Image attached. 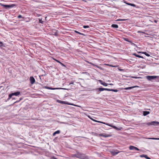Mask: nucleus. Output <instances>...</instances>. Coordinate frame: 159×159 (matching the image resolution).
Returning <instances> with one entry per match:
<instances>
[{
	"instance_id": "obj_17",
	"label": "nucleus",
	"mask_w": 159,
	"mask_h": 159,
	"mask_svg": "<svg viewBox=\"0 0 159 159\" xmlns=\"http://www.w3.org/2000/svg\"><path fill=\"white\" fill-rule=\"evenodd\" d=\"M46 87L48 89H52V90H54V89H61L60 88H50L48 87Z\"/></svg>"
},
{
	"instance_id": "obj_34",
	"label": "nucleus",
	"mask_w": 159,
	"mask_h": 159,
	"mask_svg": "<svg viewBox=\"0 0 159 159\" xmlns=\"http://www.w3.org/2000/svg\"><path fill=\"white\" fill-rule=\"evenodd\" d=\"M18 17L19 18H21V17H22V16L21 15H19L18 16Z\"/></svg>"
},
{
	"instance_id": "obj_16",
	"label": "nucleus",
	"mask_w": 159,
	"mask_h": 159,
	"mask_svg": "<svg viewBox=\"0 0 159 159\" xmlns=\"http://www.w3.org/2000/svg\"><path fill=\"white\" fill-rule=\"evenodd\" d=\"M133 55H134V56H135L136 57H139V58H144L142 56H140V55H138L136 53H133Z\"/></svg>"
},
{
	"instance_id": "obj_11",
	"label": "nucleus",
	"mask_w": 159,
	"mask_h": 159,
	"mask_svg": "<svg viewBox=\"0 0 159 159\" xmlns=\"http://www.w3.org/2000/svg\"><path fill=\"white\" fill-rule=\"evenodd\" d=\"M98 90L100 91H102L104 90H106L109 91V89H106V88H99L98 89Z\"/></svg>"
},
{
	"instance_id": "obj_12",
	"label": "nucleus",
	"mask_w": 159,
	"mask_h": 159,
	"mask_svg": "<svg viewBox=\"0 0 159 159\" xmlns=\"http://www.w3.org/2000/svg\"><path fill=\"white\" fill-rule=\"evenodd\" d=\"M98 81L100 82V84H101L105 86H107V84H106V83L104 82H102V81L101 80H98Z\"/></svg>"
},
{
	"instance_id": "obj_2",
	"label": "nucleus",
	"mask_w": 159,
	"mask_h": 159,
	"mask_svg": "<svg viewBox=\"0 0 159 159\" xmlns=\"http://www.w3.org/2000/svg\"><path fill=\"white\" fill-rule=\"evenodd\" d=\"M0 4L2 6L5 7L6 8H11L13 7L15 5L14 4H12L11 5H4L2 3H0Z\"/></svg>"
},
{
	"instance_id": "obj_8",
	"label": "nucleus",
	"mask_w": 159,
	"mask_h": 159,
	"mask_svg": "<svg viewBox=\"0 0 159 159\" xmlns=\"http://www.w3.org/2000/svg\"><path fill=\"white\" fill-rule=\"evenodd\" d=\"M57 102L59 103H60L62 104H66L69 105H72V104L69 103L68 102L61 101L60 100H57Z\"/></svg>"
},
{
	"instance_id": "obj_38",
	"label": "nucleus",
	"mask_w": 159,
	"mask_h": 159,
	"mask_svg": "<svg viewBox=\"0 0 159 159\" xmlns=\"http://www.w3.org/2000/svg\"><path fill=\"white\" fill-rule=\"evenodd\" d=\"M89 117L90 119H91L92 120H94L93 119H92V118H90Z\"/></svg>"
},
{
	"instance_id": "obj_21",
	"label": "nucleus",
	"mask_w": 159,
	"mask_h": 159,
	"mask_svg": "<svg viewBox=\"0 0 159 159\" xmlns=\"http://www.w3.org/2000/svg\"><path fill=\"white\" fill-rule=\"evenodd\" d=\"M147 139H149L159 140V138H147Z\"/></svg>"
},
{
	"instance_id": "obj_32",
	"label": "nucleus",
	"mask_w": 159,
	"mask_h": 159,
	"mask_svg": "<svg viewBox=\"0 0 159 159\" xmlns=\"http://www.w3.org/2000/svg\"><path fill=\"white\" fill-rule=\"evenodd\" d=\"M57 62H59V63H60L61 64H62V63H61V62H60V61H59L57 60H56V59H54Z\"/></svg>"
},
{
	"instance_id": "obj_24",
	"label": "nucleus",
	"mask_w": 159,
	"mask_h": 159,
	"mask_svg": "<svg viewBox=\"0 0 159 159\" xmlns=\"http://www.w3.org/2000/svg\"><path fill=\"white\" fill-rule=\"evenodd\" d=\"M127 19H119L117 20V21H125L127 20Z\"/></svg>"
},
{
	"instance_id": "obj_23",
	"label": "nucleus",
	"mask_w": 159,
	"mask_h": 159,
	"mask_svg": "<svg viewBox=\"0 0 159 159\" xmlns=\"http://www.w3.org/2000/svg\"><path fill=\"white\" fill-rule=\"evenodd\" d=\"M75 32L76 33H78V34H80V35H84L83 34V33H81L78 31H76V30H75Z\"/></svg>"
},
{
	"instance_id": "obj_9",
	"label": "nucleus",
	"mask_w": 159,
	"mask_h": 159,
	"mask_svg": "<svg viewBox=\"0 0 159 159\" xmlns=\"http://www.w3.org/2000/svg\"><path fill=\"white\" fill-rule=\"evenodd\" d=\"M129 149L131 150H135L138 151L139 150V149L137 147L133 146H130L129 147Z\"/></svg>"
},
{
	"instance_id": "obj_33",
	"label": "nucleus",
	"mask_w": 159,
	"mask_h": 159,
	"mask_svg": "<svg viewBox=\"0 0 159 159\" xmlns=\"http://www.w3.org/2000/svg\"><path fill=\"white\" fill-rule=\"evenodd\" d=\"M3 45V43L1 42H0V47L2 46Z\"/></svg>"
},
{
	"instance_id": "obj_3",
	"label": "nucleus",
	"mask_w": 159,
	"mask_h": 159,
	"mask_svg": "<svg viewBox=\"0 0 159 159\" xmlns=\"http://www.w3.org/2000/svg\"><path fill=\"white\" fill-rule=\"evenodd\" d=\"M93 120V121L101 123H102L104 124H106L107 125H108L109 126L112 127L113 128H115V129H116L117 128H116V126H113V125H110V124H106V123H104V122H101V121H98V120H94H94Z\"/></svg>"
},
{
	"instance_id": "obj_25",
	"label": "nucleus",
	"mask_w": 159,
	"mask_h": 159,
	"mask_svg": "<svg viewBox=\"0 0 159 159\" xmlns=\"http://www.w3.org/2000/svg\"><path fill=\"white\" fill-rule=\"evenodd\" d=\"M126 3L129 5H130L131 6H133V7H135V5L134 4L132 3Z\"/></svg>"
},
{
	"instance_id": "obj_4",
	"label": "nucleus",
	"mask_w": 159,
	"mask_h": 159,
	"mask_svg": "<svg viewBox=\"0 0 159 159\" xmlns=\"http://www.w3.org/2000/svg\"><path fill=\"white\" fill-rule=\"evenodd\" d=\"M157 76H147L146 78L149 80H152L156 78Z\"/></svg>"
},
{
	"instance_id": "obj_14",
	"label": "nucleus",
	"mask_w": 159,
	"mask_h": 159,
	"mask_svg": "<svg viewBox=\"0 0 159 159\" xmlns=\"http://www.w3.org/2000/svg\"><path fill=\"white\" fill-rule=\"evenodd\" d=\"M110 152L111 154L114 156L117 154L119 153V152H116L114 151H111Z\"/></svg>"
},
{
	"instance_id": "obj_20",
	"label": "nucleus",
	"mask_w": 159,
	"mask_h": 159,
	"mask_svg": "<svg viewBox=\"0 0 159 159\" xmlns=\"http://www.w3.org/2000/svg\"><path fill=\"white\" fill-rule=\"evenodd\" d=\"M60 133V131L59 130H57L54 132L53 134V135L54 136L56 134H59Z\"/></svg>"
},
{
	"instance_id": "obj_19",
	"label": "nucleus",
	"mask_w": 159,
	"mask_h": 159,
	"mask_svg": "<svg viewBox=\"0 0 159 159\" xmlns=\"http://www.w3.org/2000/svg\"><path fill=\"white\" fill-rule=\"evenodd\" d=\"M150 113V112L148 111H144L143 112V115L144 116H145L149 114Z\"/></svg>"
},
{
	"instance_id": "obj_15",
	"label": "nucleus",
	"mask_w": 159,
	"mask_h": 159,
	"mask_svg": "<svg viewBox=\"0 0 159 159\" xmlns=\"http://www.w3.org/2000/svg\"><path fill=\"white\" fill-rule=\"evenodd\" d=\"M140 157H145L147 159H151L150 158L148 157L146 155H140Z\"/></svg>"
},
{
	"instance_id": "obj_30",
	"label": "nucleus",
	"mask_w": 159,
	"mask_h": 159,
	"mask_svg": "<svg viewBox=\"0 0 159 159\" xmlns=\"http://www.w3.org/2000/svg\"><path fill=\"white\" fill-rule=\"evenodd\" d=\"M89 27V26L88 25H84L83 26V28H88Z\"/></svg>"
},
{
	"instance_id": "obj_31",
	"label": "nucleus",
	"mask_w": 159,
	"mask_h": 159,
	"mask_svg": "<svg viewBox=\"0 0 159 159\" xmlns=\"http://www.w3.org/2000/svg\"><path fill=\"white\" fill-rule=\"evenodd\" d=\"M82 74H86L87 75H89V74L88 73L86 72H83L82 73Z\"/></svg>"
},
{
	"instance_id": "obj_39",
	"label": "nucleus",
	"mask_w": 159,
	"mask_h": 159,
	"mask_svg": "<svg viewBox=\"0 0 159 159\" xmlns=\"http://www.w3.org/2000/svg\"><path fill=\"white\" fill-rule=\"evenodd\" d=\"M63 66H65V65H63V64H61Z\"/></svg>"
},
{
	"instance_id": "obj_1",
	"label": "nucleus",
	"mask_w": 159,
	"mask_h": 159,
	"mask_svg": "<svg viewBox=\"0 0 159 159\" xmlns=\"http://www.w3.org/2000/svg\"><path fill=\"white\" fill-rule=\"evenodd\" d=\"M75 156L78 158L84 159L86 158V157L84 154L80 153H78L76 154Z\"/></svg>"
},
{
	"instance_id": "obj_7",
	"label": "nucleus",
	"mask_w": 159,
	"mask_h": 159,
	"mask_svg": "<svg viewBox=\"0 0 159 159\" xmlns=\"http://www.w3.org/2000/svg\"><path fill=\"white\" fill-rule=\"evenodd\" d=\"M147 124L149 125H157L158 124H159V122L153 121L151 122L148 123Z\"/></svg>"
},
{
	"instance_id": "obj_10",
	"label": "nucleus",
	"mask_w": 159,
	"mask_h": 159,
	"mask_svg": "<svg viewBox=\"0 0 159 159\" xmlns=\"http://www.w3.org/2000/svg\"><path fill=\"white\" fill-rule=\"evenodd\" d=\"M30 80L31 84H33L35 82V80L33 77H30Z\"/></svg>"
},
{
	"instance_id": "obj_37",
	"label": "nucleus",
	"mask_w": 159,
	"mask_h": 159,
	"mask_svg": "<svg viewBox=\"0 0 159 159\" xmlns=\"http://www.w3.org/2000/svg\"><path fill=\"white\" fill-rule=\"evenodd\" d=\"M110 66H111V67H114L115 66H112L111 65H110Z\"/></svg>"
},
{
	"instance_id": "obj_22",
	"label": "nucleus",
	"mask_w": 159,
	"mask_h": 159,
	"mask_svg": "<svg viewBox=\"0 0 159 159\" xmlns=\"http://www.w3.org/2000/svg\"><path fill=\"white\" fill-rule=\"evenodd\" d=\"M111 26L114 28H118V26L116 24H113Z\"/></svg>"
},
{
	"instance_id": "obj_36",
	"label": "nucleus",
	"mask_w": 159,
	"mask_h": 159,
	"mask_svg": "<svg viewBox=\"0 0 159 159\" xmlns=\"http://www.w3.org/2000/svg\"><path fill=\"white\" fill-rule=\"evenodd\" d=\"M142 52H138L139 53H142Z\"/></svg>"
},
{
	"instance_id": "obj_6",
	"label": "nucleus",
	"mask_w": 159,
	"mask_h": 159,
	"mask_svg": "<svg viewBox=\"0 0 159 159\" xmlns=\"http://www.w3.org/2000/svg\"><path fill=\"white\" fill-rule=\"evenodd\" d=\"M147 124L149 125H157L158 124H159V122L153 121L151 122L148 123Z\"/></svg>"
},
{
	"instance_id": "obj_28",
	"label": "nucleus",
	"mask_w": 159,
	"mask_h": 159,
	"mask_svg": "<svg viewBox=\"0 0 159 159\" xmlns=\"http://www.w3.org/2000/svg\"><path fill=\"white\" fill-rule=\"evenodd\" d=\"M142 53L144 54L146 56L148 57H149L150 56V55L147 53L146 52H142Z\"/></svg>"
},
{
	"instance_id": "obj_35",
	"label": "nucleus",
	"mask_w": 159,
	"mask_h": 159,
	"mask_svg": "<svg viewBox=\"0 0 159 159\" xmlns=\"http://www.w3.org/2000/svg\"><path fill=\"white\" fill-rule=\"evenodd\" d=\"M74 84V82H72L70 83L69 85H71V84Z\"/></svg>"
},
{
	"instance_id": "obj_26",
	"label": "nucleus",
	"mask_w": 159,
	"mask_h": 159,
	"mask_svg": "<svg viewBox=\"0 0 159 159\" xmlns=\"http://www.w3.org/2000/svg\"><path fill=\"white\" fill-rule=\"evenodd\" d=\"M109 91H112L114 92H117L118 91V90L117 89H109Z\"/></svg>"
},
{
	"instance_id": "obj_40",
	"label": "nucleus",
	"mask_w": 159,
	"mask_h": 159,
	"mask_svg": "<svg viewBox=\"0 0 159 159\" xmlns=\"http://www.w3.org/2000/svg\"><path fill=\"white\" fill-rule=\"evenodd\" d=\"M110 85H112L113 84H109Z\"/></svg>"
},
{
	"instance_id": "obj_29",
	"label": "nucleus",
	"mask_w": 159,
	"mask_h": 159,
	"mask_svg": "<svg viewBox=\"0 0 159 159\" xmlns=\"http://www.w3.org/2000/svg\"><path fill=\"white\" fill-rule=\"evenodd\" d=\"M39 22L40 23H42V24H43V21L42 19H39Z\"/></svg>"
},
{
	"instance_id": "obj_18",
	"label": "nucleus",
	"mask_w": 159,
	"mask_h": 159,
	"mask_svg": "<svg viewBox=\"0 0 159 159\" xmlns=\"http://www.w3.org/2000/svg\"><path fill=\"white\" fill-rule=\"evenodd\" d=\"M136 87V86H134L130 87H127V88H125V90L130 89H131L134 88Z\"/></svg>"
},
{
	"instance_id": "obj_13",
	"label": "nucleus",
	"mask_w": 159,
	"mask_h": 159,
	"mask_svg": "<svg viewBox=\"0 0 159 159\" xmlns=\"http://www.w3.org/2000/svg\"><path fill=\"white\" fill-rule=\"evenodd\" d=\"M99 135L100 136H102L104 137H109L110 136V135H107L106 134H99Z\"/></svg>"
},
{
	"instance_id": "obj_5",
	"label": "nucleus",
	"mask_w": 159,
	"mask_h": 159,
	"mask_svg": "<svg viewBox=\"0 0 159 159\" xmlns=\"http://www.w3.org/2000/svg\"><path fill=\"white\" fill-rule=\"evenodd\" d=\"M20 93V92H15L14 93H13L11 94H9V98H11L12 96H17L19 95Z\"/></svg>"
},
{
	"instance_id": "obj_27",
	"label": "nucleus",
	"mask_w": 159,
	"mask_h": 159,
	"mask_svg": "<svg viewBox=\"0 0 159 159\" xmlns=\"http://www.w3.org/2000/svg\"><path fill=\"white\" fill-rule=\"evenodd\" d=\"M58 34V32L57 31H55L54 32H53V35L55 36H57Z\"/></svg>"
}]
</instances>
